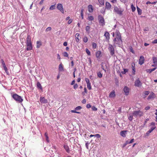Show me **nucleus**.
Returning a JSON list of instances; mask_svg holds the SVG:
<instances>
[{
	"instance_id": "b1692460",
	"label": "nucleus",
	"mask_w": 157,
	"mask_h": 157,
	"mask_svg": "<svg viewBox=\"0 0 157 157\" xmlns=\"http://www.w3.org/2000/svg\"><path fill=\"white\" fill-rule=\"evenodd\" d=\"M59 70L60 71H62L63 70V65L61 63L59 66Z\"/></svg>"
},
{
	"instance_id": "2eb2a0df",
	"label": "nucleus",
	"mask_w": 157,
	"mask_h": 157,
	"mask_svg": "<svg viewBox=\"0 0 157 157\" xmlns=\"http://www.w3.org/2000/svg\"><path fill=\"white\" fill-rule=\"evenodd\" d=\"M155 128V126L151 128L150 129L146 132V134L147 135H148L149 134L151 133Z\"/></svg>"
},
{
	"instance_id": "9d476101",
	"label": "nucleus",
	"mask_w": 157,
	"mask_h": 157,
	"mask_svg": "<svg viewBox=\"0 0 157 157\" xmlns=\"http://www.w3.org/2000/svg\"><path fill=\"white\" fill-rule=\"evenodd\" d=\"M142 84L138 78L137 79L135 82V86H136L139 87L142 85Z\"/></svg>"
},
{
	"instance_id": "ea45409f",
	"label": "nucleus",
	"mask_w": 157,
	"mask_h": 157,
	"mask_svg": "<svg viewBox=\"0 0 157 157\" xmlns=\"http://www.w3.org/2000/svg\"><path fill=\"white\" fill-rule=\"evenodd\" d=\"M86 53H87V54H88V55H89V56L90 55V52L89 51V50H88V49L87 48H86Z\"/></svg>"
},
{
	"instance_id": "e433bc0d",
	"label": "nucleus",
	"mask_w": 157,
	"mask_h": 157,
	"mask_svg": "<svg viewBox=\"0 0 157 157\" xmlns=\"http://www.w3.org/2000/svg\"><path fill=\"white\" fill-rule=\"evenodd\" d=\"M87 88L89 90H90L91 89V83H89L87 84Z\"/></svg>"
},
{
	"instance_id": "c9c22d12",
	"label": "nucleus",
	"mask_w": 157,
	"mask_h": 157,
	"mask_svg": "<svg viewBox=\"0 0 157 157\" xmlns=\"http://www.w3.org/2000/svg\"><path fill=\"white\" fill-rule=\"evenodd\" d=\"M100 4L101 5H103L104 4V2L102 0H98Z\"/></svg>"
},
{
	"instance_id": "72a5a7b5",
	"label": "nucleus",
	"mask_w": 157,
	"mask_h": 157,
	"mask_svg": "<svg viewBox=\"0 0 157 157\" xmlns=\"http://www.w3.org/2000/svg\"><path fill=\"white\" fill-rule=\"evenodd\" d=\"M83 40L85 43L87 42L88 40L87 37L86 36H84L83 39Z\"/></svg>"
},
{
	"instance_id": "13d9d810",
	"label": "nucleus",
	"mask_w": 157,
	"mask_h": 157,
	"mask_svg": "<svg viewBox=\"0 0 157 157\" xmlns=\"http://www.w3.org/2000/svg\"><path fill=\"white\" fill-rule=\"evenodd\" d=\"M82 103H83V104H85L86 102V100L85 99H83V100H82Z\"/></svg>"
},
{
	"instance_id": "a211bd4d",
	"label": "nucleus",
	"mask_w": 157,
	"mask_h": 157,
	"mask_svg": "<svg viewBox=\"0 0 157 157\" xmlns=\"http://www.w3.org/2000/svg\"><path fill=\"white\" fill-rule=\"evenodd\" d=\"M101 51H98L96 52V56L97 58H100L101 56Z\"/></svg>"
},
{
	"instance_id": "6e6552de",
	"label": "nucleus",
	"mask_w": 157,
	"mask_h": 157,
	"mask_svg": "<svg viewBox=\"0 0 157 157\" xmlns=\"http://www.w3.org/2000/svg\"><path fill=\"white\" fill-rule=\"evenodd\" d=\"M57 8L63 13H64V10L63 8V5L60 3H58L57 5Z\"/></svg>"
},
{
	"instance_id": "473e14b6",
	"label": "nucleus",
	"mask_w": 157,
	"mask_h": 157,
	"mask_svg": "<svg viewBox=\"0 0 157 157\" xmlns=\"http://www.w3.org/2000/svg\"><path fill=\"white\" fill-rule=\"evenodd\" d=\"M44 136L46 137V140L47 142H49V140H48V134L47 132H46L44 134Z\"/></svg>"
},
{
	"instance_id": "774afa93",
	"label": "nucleus",
	"mask_w": 157,
	"mask_h": 157,
	"mask_svg": "<svg viewBox=\"0 0 157 157\" xmlns=\"http://www.w3.org/2000/svg\"><path fill=\"white\" fill-rule=\"evenodd\" d=\"M57 59H59L60 60V56H59V54H57Z\"/></svg>"
},
{
	"instance_id": "680f3d73",
	"label": "nucleus",
	"mask_w": 157,
	"mask_h": 157,
	"mask_svg": "<svg viewBox=\"0 0 157 157\" xmlns=\"http://www.w3.org/2000/svg\"><path fill=\"white\" fill-rule=\"evenodd\" d=\"M128 0H121V1L124 3H125L127 2Z\"/></svg>"
},
{
	"instance_id": "8fccbe9b",
	"label": "nucleus",
	"mask_w": 157,
	"mask_h": 157,
	"mask_svg": "<svg viewBox=\"0 0 157 157\" xmlns=\"http://www.w3.org/2000/svg\"><path fill=\"white\" fill-rule=\"evenodd\" d=\"M78 85L77 84H75L74 85L73 87L75 89H76L78 87Z\"/></svg>"
},
{
	"instance_id": "c756f323",
	"label": "nucleus",
	"mask_w": 157,
	"mask_h": 157,
	"mask_svg": "<svg viewBox=\"0 0 157 157\" xmlns=\"http://www.w3.org/2000/svg\"><path fill=\"white\" fill-rule=\"evenodd\" d=\"M90 27L89 26H86V32L88 33H89Z\"/></svg>"
},
{
	"instance_id": "412c9836",
	"label": "nucleus",
	"mask_w": 157,
	"mask_h": 157,
	"mask_svg": "<svg viewBox=\"0 0 157 157\" xmlns=\"http://www.w3.org/2000/svg\"><path fill=\"white\" fill-rule=\"evenodd\" d=\"M64 148L65 149L66 151L67 152H70V148L69 146L67 145H64L63 146Z\"/></svg>"
},
{
	"instance_id": "423d86ee",
	"label": "nucleus",
	"mask_w": 157,
	"mask_h": 157,
	"mask_svg": "<svg viewBox=\"0 0 157 157\" xmlns=\"http://www.w3.org/2000/svg\"><path fill=\"white\" fill-rule=\"evenodd\" d=\"M114 10L115 12L120 15H121L123 11V10H121L117 6L114 7Z\"/></svg>"
},
{
	"instance_id": "9b49d317",
	"label": "nucleus",
	"mask_w": 157,
	"mask_h": 157,
	"mask_svg": "<svg viewBox=\"0 0 157 157\" xmlns=\"http://www.w3.org/2000/svg\"><path fill=\"white\" fill-rule=\"evenodd\" d=\"M144 61V57L143 56H141L140 57V59L139 60V64L140 65H142Z\"/></svg>"
},
{
	"instance_id": "c85d7f7f",
	"label": "nucleus",
	"mask_w": 157,
	"mask_h": 157,
	"mask_svg": "<svg viewBox=\"0 0 157 157\" xmlns=\"http://www.w3.org/2000/svg\"><path fill=\"white\" fill-rule=\"evenodd\" d=\"M137 9L138 14L139 15H141L142 13V10L139 8L138 7H137Z\"/></svg>"
},
{
	"instance_id": "4468645a",
	"label": "nucleus",
	"mask_w": 157,
	"mask_h": 157,
	"mask_svg": "<svg viewBox=\"0 0 157 157\" xmlns=\"http://www.w3.org/2000/svg\"><path fill=\"white\" fill-rule=\"evenodd\" d=\"M105 8L109 10L111 9V5L109 2H106L105 3Z\"/></svg>"
},
{
	"instance_id": "dca6fc26",
	"label": "nucleus",
	"mask_w": 157,
	"mask_h": 157,
	"mask_svg": "<svg viewBox=\"0 0 157 157\" xmlns=\"http://www.w3.org/2000/svg\"><path fill=\"white\" fill-rule=\"evenodd\" d=\"M155 95V94L153 92H152L148 96L147 99L149 100L154 98Z\"/></svg>"
},
{
	"instance_id": "052dcab7",
	"label": "nucleus",
	"mask_w": 157,
	"mask_h": 157,
	"mask_svg": "<svg viewBox=\"0 0 157 157\" xmlns=\"http://www.w3.org/2000/svg\"><path fill=\"white\" fill-rule=\"evenodd\" d=\"M150 108V106H148L146 107L145 108V109L146 110H149Z\"/></svg>"
},
{
	"instance_id": "338daca9",
	"label": "nucleus",
	"mask_w": 157,
	"mask_h": 157,
	"mask_svg": "<svg viewBox=\"0 0 157 157\" xmlns=\"http://www.w3.org/2000/svg\"><path fill=\"white\" fill-rule=\"evenodd\" d=\"M63 45L64 46H66L67 45V43L66 42H64Z\"/></svg>"
},
{
	"instance_id": "49530a36",
	"label": "nucleus",
	"mask_w": 157,
	"mask_h": 157,
	"mask_svg": "<svg viewBox=\"0 0 157 157\" xmlns=\"http://www.w3.org/2000/svg\"><path fill=\"white\" fill-rule=\"evenodd\" d=\"M76 110H72L71 111V112L72 113H78V114L80 113V112H77Z\"/></svg>"
},
{
	"instance_id": "0eeeda50",
	"label": "nucleus",
	"mask_w": 157,
	"mask_h": 157,
	"mask_svg": "<svg viewBox=\"0 0 157 157\" xmlns=\"http://www.w3.org/2000/svg\"><path fill=\"white\" fill-rule=\"evenodd\" d=\"M109 47L108 48L109 50L111 56H113L114 54V48L111 44H109Z\"/></svg>"
},
{
	"instance_id": "e2e57ef3",
	"label": "nucleus",
	"mask_w": 157,
	"mask_h": 157,
	"mask_svg": "<svg viewBox=\"0 0 157 157\" xmlns=\"http://www.w3.org/2000/svg\"><path fill=\"white\" fill-rule=\"evenodd\" d=\"M86 107L87 108H89L91 107V105L90 104H87L86 105Z\"/></svg>"
},
{
	"instance_id": "de8ad7c7",
	"label": "nucleus",
	"mask_w": 157,
	"mask_h": 157,
	"mask_svg": "<svg viewBox=\"0 0 157 157\" xmlns=\"http://www.w3.org/2000/svg\"><path fill=\"white\" fill-rule=\"evenodd\" d=\"M81 108L82 107L80 106H78L75 108V109L76 110H78L81 109Z\"/></svg>"
},
{
	"instance_id": "6e6d98bb",
	"label": "nucleus",
	"mask_w": 157,
	"mask_h": 157,
	"mask_svg": "<svg viewBox=\"0 0 157 157\" xmlns=\"http://www.w3.org/2000/svg\"><path fill=\"white\" fill-rule=\"evenodd\" d=\"M153 44H157V39H155L152 42Z\"/></svg>"
},
{
	"instance_id": "ddd939ff",
	"label": "nucleus",
	"mask_w": 157,
	"mask_h": 157,
	"mask_svg": "<svg viewBox=\"0 0 157 157\" xmlns=\"http://www.w3.org/2000/svg\"><path fill=\"white\" fill-rule=\"evenodd\" d=\"M40 101L41 103H46L47 102V100L44 97H40Z\"/></svg>"
},
{
	"instance_id": "864d4df0",
	"label": "nucleus",
	"mask_w": 157,
	"mask_h": 157,
	"mask_svg": "<svg viewBox=\"0 0 157 157\" xmlns=\"http://www.w3.org/2000/svg\"><path fill=\"white\" fill-rule=\"evenodd\" d=\"M149 94V91H145L144 92V94L145 95H147Z\"/></svg>"
},
{
	"instance_id": "6ab92c4d",
	"label": "nucleus",
	"mask_w": 157,
	"mask_h": 157,
	"mask_svg": "<svg viewBox=\"0 0 157 157\" xmlns=\"http://www.w3.org/2000/svg\"><path fill=\"white\" fill-rule=\"evenodd\" d=\"M115 91L113 90L110 93L109 97V98H112L115 97Z\"/></svg>"
},
{
	"instance_id": "0e129e2a",
	"label": "nucleus",
	"mask_w": 157,
	"mask_h": 157,
	"mask_svg": "<svg viewBox=\"0 0 157 157\" xmlns=\"http://www.w3.org/2000/svg\"><path fill=\"white\" fill-rule=\"evenodd\" d=\"M134 139H131L129 141L130 144H131V143H132L134 142Z\"/></svg>"
},
{
	"instance_id": "2f4dec72",
	"label": "nucleus",
	"mask_w": 157,
	"mask_h": 157,
	"mask_svg": "<svg viewBox=\"0 0 157 157\" xmlns=\"http://www.w3.org/2000/svg\"><path fill=\"white\" fill-rule=\"evenodd\" d=\"M124 71H122L121 73L123 74H125L126 73L128 72V70L126 69H123Z\"/></svg>"
},
{
	"instance_id": "f704fd0d",
	"label": "nucleus",
	"mask_w": 157,
	"mask_h": 157,
	"mask_svg": "<svg viewBox=\"0 0 157 157\" xmlns=\"http://www.w3.org/2000/svg\"><path fill=\"white\" fill-rule=\"evenodd\" d=\"M131 8L133 12H134L136 10V7L134 6L132 4L131 5Z\"/></svg>"
},
{
	"instance_id": "39448f33",
	"label": "nucleus",
	"mask_w": 157,
	"mask_h": 157,
	"mask_svg": "<svg viewBox=\"0 0 157 157\" xmlns=\"http://www.w3.org/2000/svg\"><path fill=\"white\" fill-rule=\"evenodd\" d=\"M133 114L134 116H139L140 117L143 115V113L140 110L134 111L133 112Z\"/></svg>"
},
{
	"instance_id": "4c0bfd02",
	"label": "nucleus",
	"mask_w": 157,
	"mask_h": 157,
	"mask_svg": "<svg viewBox=\"0 0 157 157\" xmlns=\"http://www.w3.org/2000/svg\"><path fill=\"white\" fill-rule=\"evenodd\" d=\"M97 76L99 78H101L102 77V75L100 72H99L97 73Z\"/></svg>"
},
{
	"instance_id": "bf43d9fd",
	"label": "nucleus",
	"mask_w": 157,
	"mask_h": 157,
	"mask_svg": "<svg viewBox=\"0 0 157 157\" xmlns=\"http://www.w3.org/2000/svg\"><path fill=\"white\" fill-rule=\"evenodd\" d=\"M111 2L113 3H116L117 2V0H111Z\"/></svg>"
},
{
	"instance_id": "09e8293b",
	"label": "nucleus",
	"mask_w": 157,
	"mask_h": 157,
	"mask_svg": "<svg viewBox=\"0 0 157 157\" xmlns=\"http://www.w3.org/2000/svg\"><path fill=\"white\" fill-rule=\"evenodd\" d=\"M55 9V5H52L50 7L49 9L50 10H53Z\"/></svg>"
},
{
	"instance_id": "69168bd1",
	"label": "nucleus",
	"mask_w": 157,
	"mask_h": 157,
	"mask_svg": "<svg viewBox=\"0 0 157 157\" xmlns=\"http://www.w3.org/2000/svg\"><path fill=\"white\" fill-rule=\"evenodd\" d=\"M75 80H73V81H72V82L71 83V85H73L74 84H75Z\"/></svg>"
},
{
	"instance_id": "f03ea898",
	"label": "nucleus",
	"mask_w": 157,
	"mask_h": 157,
	"mask_svg": "<svg viewBox=\"0 0 157 157\" xmlns=\"http://www.w3.org/2000/svg\"><path fill=\"white\" fill-rule=\"evenodd\" d=\"M26 49L28 51L31 50L32 49V43L31 41V37L29 35H27L26 39Z\"/></svg>"
},
{
	"instance_id": "aec40b11",
	"label": "nucleus",
	"mask_w": 157,
	"mask_h": 157,
	"mask_svg": "<svg viewBox=\"0 0 157 157\" xmlns=\"http://www.w3.org/2000/svg\"><path fill=\"white\" fill-rule=\"evenodd\" d=\"M79 33H77L75 35V40L77 42H78L79 41Z\"/></svg>"
},
{
	"instance_id": "cd10ccee",
	"label": "nucleus",
	"mask_w": 157,
	"mask_h": 157,
	"mask_svg": "<svg viewBox=\"0 0 157 157\" xmlns=\"http://www.w3.org/2000/svg\"><path fill=\"white\" fill-rule=\"evenodd\" d=\"M152 60L153 61V63L154 64H157V57H152Z\"/></svg>"
},
{
	"instance_id": "4d7b16f0",
	"label": "nucleus",
	"mask_w": 157,
	"mask_h": 157,
	"mask_svg": "<svg viewBox=\"0 0 157 157\" xmlns=\"http://www.w3.org/2000/svg\"><path fill=\"white\" fill-rule=\"evenodd\" d=\"M130 52H131L132 53L134 54V51L133 50V49L132 47H131V48H130Z\"/></svg>"
},
{
	"instance_id": "393cba45",
	"label": "nucleus",
	"mask_w": 157,
	"mask_h": 157,
	"mask_svg": "<svg viewBox=\"0 0 157 157\" xmlns=\"http://www.w3.org/2000/svg\"><path fill=\"white\" fill-rule=\"evenodd\" d=\"M42 45L41 42L40 41H37L36 42V48H39Z\"/></svg>"
},
{
	"instance_id": "37998d69",
	"label": "nucleus",
	"mask_w": 157,
	"mask_h": 157,
	"mask_svg": "<svg viewBox=\"0 0 157 157\" xmlns=\"http://www.w3.org/2000/svg\"><path fill=\"white\" fill-rule=\"evenodd\" d=\"M100 12L102 13H104L105 12V9L103 8L100 10Z\"/></svg>"
},
{
	"instance_id": "603ef678",
	"label": "nucleus",
	"mask_w": 157,
	"mask_h": 157,
	"mask_svg": "<svg viewBox=\"0 0 157 157\" xmlns=\"http://www.w3.org/2000/svg\"><path fill=\"white\" fill-rule=\"evenodd\" d=\"M73 21V20L72 19H69V20H68V24H70Z\"/></svg>"
},
{
	"instance_id": "79ce46f5",
	"label": "nucleus",
	"mask_w": 157,
	"mask_h": 157,
	"mask_svg": "<svg viewBox=\"0 0 157 157\" xmlns=\"http://www.w3.org/2000/svg\"><path fill=\"white\" fill-rule=\"evenodd\" d=\"M85 81L86 82L87 84L90 83V82L88 78H85Z\"/></svg>"
},
{
	"instance_id": "f3484780",
	"label": "nucleus",
	"mask_w": 157,
	"mask_h": 157,
	"mask_svg": "<svg viewBox=\"0 0 157 157\" xmlns=\"http://www.w3.org/2000/svg\"><path fill=\"white\" fill-rule=\"evenodd\" d=\"M127 132V131L126 130L122 131L120 132V135L124 137L126 136V134Z\"/></svg>"
},
{
	"instance_id": "4be33fe9",
	"label": "nucleus",
	"mask_w": 157,
	"mask_h": 157,
	"mask_svg": "<svg viewBox=\"0 0 157 157\" xmlns=\"http://www.w3.org/2000/svg\"><path fill=\"white\" fill-rule=\"evenodd\" d=\"M88 11L89 12H92L93 11V8L92 5H89L88 6Z\"/></svg>"
},
{
	"instance_id": "3c124183",
	"label": "nucleus",
	"mask_w": 157,
	"mask_h": 157,
	"mask_svg": "<svg viewBox=\"0 0 157 157\" xmlns=\"http://www.w3.org/2000/svg\"><path fill=\"white\" fill-rule=\"evenodd\" d=\"M4 67V70L5 71V72L7 73L8 72V69L6 67V66H5L4 67Z\"/></svg>"
},
{
	"instance_id": "f8f14e48",
	"label": "nucleus",
	"mask_w": 157,
	"mask_h": 157,
	"mask_svg": "<svg viewBox=\"0 0 157 157\" xmlns=\"http://www.w3.org/2000/svg\"><path fill=\"white\" fill-rule=\"evenodd\" d=\"M104 36L105 37L106 40V41H109L110 39V34L108 32L106 31L105 32Z\"/></svg>"
},
{
	"instance_id": "7c9ffc66",
	"label": "nucleus",
	"mask_w": 157,
	"mask_h": 157,
	"mask_svg": "<svg viewBox=\"0 0 157 157\" xmlns=\"http://www.w3.org/2000/svg\"><path fill=\"white\" fill-rule=\"evenodd\" d=\"M87 19L90 21H92L94 20V17L92 16H89L88 17Z\"/></svg>"
},
{
	"instance_id": "1a4fd4ad",
	"label": "nucleus",
	"mask_w": 157,
	"mask_h": 157,
	"mask_svg": "<svg viewBox=\"0 0 157 157\" xmlns=\"http://www.w3.org/2000/svg\"><path fill=\"white\" fill-rule=\"evenodd\" d=\"M123 91L124 92V93L127 96L129 94L130 89L127 86H125L123 89Z\"/></svg>"
},
{
	"instance_id": "5fc2aeb1",
	"label": "nucleus",
	"mask_w": 157,
	"mask_h": 157,
	"mask_svg": "<svg viewBox=\"0 0 157 157\" xmlns=\"http://www.w3.org/2000/svg\"><path fill=\"white\" fill-rule=\"evenodd\" d=\"M101 136L98 134L94 135V137H97V138H99L101 137Z\"/></svg>"
},
{
	"instance_id": "a19ab883",
	"label": "nucleus",
	"mask_w": 157,
	"mask_h": 157,
	"mask_svg": "<svg viewBox=\"0 0 157 157\" xmlns=\"http://www.w3.org/2000/svg\"><path fill=\"white\" fill-rule=\"evenodd\" d=\"M63 55L64 57H68V54L66 52H63Z\"/></svg>"
},
{
	"instance_id": "a878e982",
	"label": "nucleus",
	"mask_w": 157,
	"mask_h": 157,
	"mask_svg": "<svg viewBox=\"0 0 157 157\" xmlns=\"http://www.w3.org/2000/svg\"><path fill=\"white\" fill-rule=\"evenodd\" d=\"M133 113L132 114H129V117H128V119L130 121H132L133 119Z\"/></svg>"
},
{
	"instance_id": "5701e85b",
	"label": "nucleus",
	"mask_w": 157,
	"mask_h": 157,
	"mask_svg": "<svg viewBox=\"0 0 157 157\" xmlns=\"http://www.w3.org/2000/svg\"><path fill=\"white\" fill-rule=\"evenodd\" d=\"M36 86L38 88L40 89L41 90H43L42 86L39 82H37L36 84Z\"/></svg>"
},
{
	"instance_id": "c03bdc74",
	"label": "nucleus",
	"mask_w": 157,
	"mask_h": 157,
	"mask_svg": "<svg viewBox=\"0 0 157 157\" xmlns=\"http://www.w3.org/2000/svg\"><path fill=\"white\" fill-rule=\"evenodd\" d=\"M52 29L51 27H48L45 30L46 32H48L50 31H51Z\"/></svg>"
},
{
	"instance_id": "f257e3e1",
	"label": "nucleus",
	"mask_w": 157,
	"mask_h": 157,
	"mask_svg": "<svg viewBox=\"0 0 157 157\" xmlns=\"http://www.w3.org/2000/svg\"><path fill=\"white\" fill-rule=\"evenodd\" d=\"M115 35L116 37L113 41L116 44H118L122 42L121 33L118 30H117L115 32Z\"/></svg>"
},
{
	"instance_id": "58836bf2",
	"label": "nucleus",
	"mask_w": 157,
	"mask_h": 157,
	"mask_svg": "<svg viewBox=\"0 0 157 157\" xmlns=\"http://www.w3.org/2000/svg\"><path fill=\"white\" fill-rule=\"evenodd\" d=\"M92 47L94 49H95L96 48L97 44L95 43H93L92 44Z\"/></svg>"
},
{
	"instance_id": "7ed1b4c3",
	"label": "nucleus",
	"mask_w": 157,
	"mask_h": 157,
	"mask_svg": "<svg viewBox=\"0 0 157 157\" xmlns=\"http://www.w3.org/2000/svg\"><path fill=\"white\" fill-rule=\"evenodd\" d=\"M12 97L14 100L19 103H21L23 101V99L21 97L16 94H13L12 96Z\"/></svg>"
},
{
	"instance_id": "20e7f679",
	"label": "nucleus",
	"mask_w": 157,
	"mask_h": 157,
	"mask_svg": "<svg viewBox=\"0 0 157 157\" xmlns=\"http://www.w3.org/2000/svg\"><path fill=\"white\" fill-rule=\"evenodd\" d=\"M98 19L100 25L103 26L105 25V20L102 15H99L98 16Z\"/></svg>"
},
{
	"instance_id": "bb28decb",
	"label": "nucleus",
	"mask_w": 157,
	"mask_h": 157,
	"mask_svg": "<svg viewBox=\"0 0 157 157\" xmlns=\"http://www.w3.org/2000/svg\"><path fill=\"white\" fill-rule=\"evenodd\" d=\"M156 69V67H155L152 69H150L147 70V72H149V73H151L153 71H155Z\"/></svg>"
},
{
	"instance_id": "a18cd8bd",
	"label": "nucleus",
	"mask_w": 157,
	"mask_h": 157,
	"mask_svg": "<svg viewBox=\"0 0 157 157\" xmlns=\"http://www.w3.org/2000/svg\"><path fill=\"white\" fill-rule=\"evenodd\" d=\"M92 110L93 111H96L97 110V108L94 106H93L92 107Z\"/></svg>"
}]
</instances>
